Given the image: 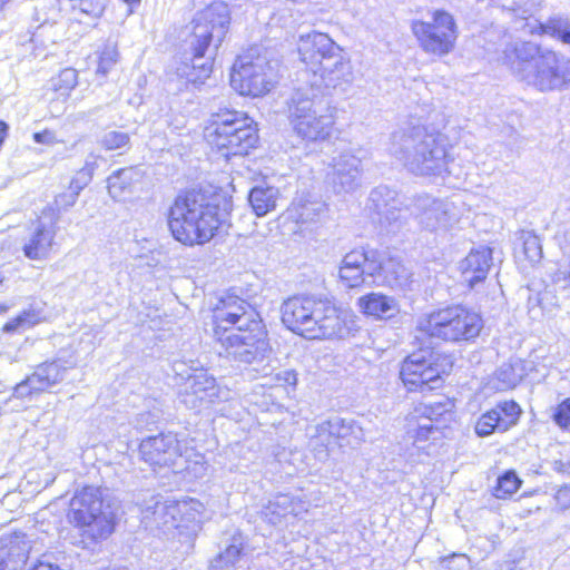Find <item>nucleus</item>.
Here are the masks:
<instances>
[{
  "label": "nucleus",
  "instance_id": "1",
  "mask_svg": "<svg viewBox=\"0 0 570 570\" xmlns=\"http://www.w3.org/2000/svg\"><path fill=\"white\" fill-rule=\"evenodd\" d=\"M335 73H301L284 100V114L293 132L308 142L331 138L337 108L325 96L336 89Z\"/></svg>",
  "mask_w": 570,
  "mask_h": 570
},
{
  "label": "nucleus",
  "instance_id": "2",
  "mask_svg": "<svg viewBox=\"0 0 570 570\" xmlns=\"http://www.w3.org/2000/svg\"><path fill=\"white\" fill-rule=\"evenodd\" d=\"M389 153L415 176L443 177L452 174V159L444 139L422 125H406L394 130Z\"/></svg>",
  "mask_w": 570,
  "mask_h": 570
},
{
  "label": "nucleus",
  "instance_id": "3",
  "mask_svg": "<svg viewBox=\"0 0 570 570\" xmlns=\"http://www.w3.org/2000/svg\"><path fill=\"white\" fill-rule=\"evenodd\" d=\"M228 220V212L214 204L200 190L178 195L170 207L168 226L174 238L184 245L209 242Z\"/></svg>",
  "mask_w": 570,
  "mask_h": 570
},
{
  "label": "nucleus",
  "instance_id": "4",
  "mask_svg": "<svg viewBox=\"0 0 570 570\" xmlns=\"http://www.w3.org/2000/svg\"><path fill=\"white\" fill-rule=\"evenodd\" d=\"M204 136L226 158L246 155L258 140L253 121L235 110L214 114L205 127Z\"/></svg>",
  "mask_w": 570,
  "mask_h": 570
},
{
  "label": "nucleus",
  "instance_id": "5",
  "mask_svg": "<svg viewBox=\"0 0 570 570\" xmlns=\"http://www.w3.org/2000/svg\"><path fill=\"white\" fill-rule=\"evenodd\" d=\"M482 327L481 316L462 305L435 309L417 322V330L423 334L452 343L475 338Z\"/></svg>",
  "mask_w": 570,
  "mask_h": 570
},
{
  "label": "nucleus",
  "instance_id": "6",
  "mask_svg": "<svg viewBox=\"0 0 570 570\" xmlns=\"http://www.w3.org/2000/svg\"><path fill=\"white\" fill-rule=\"evenodd\" d=\"M68 518L92 541L106 539L114 531V513L109 505H105L100 488L85 487L76 492Z\"/></svg>",
  "mask_w": 570,
  "mask_h": 570
},
{
  "label": "nucleus",
  "instance_id": "7",
  "mask_svg": "<svg viewBox=\"0 0 570 570\" xmlns=\"http://www.w3.org/2000/svg\"><path fill=\"white\" fill-rule=\"evenodd\" d=\"M452 366L450 355L420 350L402 362L400 377L409 392L426 393L442 387L443 376L450 373Z\"/></svg>",
  "mask_w": 570,
  "mask_h": 570
},
{
  "label": "nucleus",
  "instance_id": "8",
  "mask_svg": "<svg viewBox=\"0 0 570 570\" xmlns=\"http://www.w3.org/2000/svg\"><path fill=\"white\" fill-rule=\"evenodd\" d=\"M227 356L244 364H253L265 358L269 351L267 331L263 320L215 336Z\"/></svg>",
  "mask_w": 570,
  "mask_h": 570
},
{
  "label": "nucleus",
  "instance_id": "9",
  "mask_svg": "<svg viewBox=\"0 0 570 570\" xmlns=\"http://www.w3.org/2000/svg\"><path fill=\"white\" fill-rule=\"evenodd\" d=\"M298 53L302 62L309 71H334L344 69L350 63L343 49L337 46L326 33L309 32L302 35L298 40Z\"/></svg>",
  "mask_w": 570,
  "mask_h": 570
},
{
  "label": "nucleus",
  "instance_id": "10",
  "mask_svg": "<svg viewBox=\"0 0 570 570\" xmlns=\"http://www.w3.org/2000/svg\"><path fill=\"white\" fill-rule=\"evenodd\" d=\"M194 69H205L204 65H197L196 60L205 56L210 42L218 47L228 29V9L223 3L209 6L199 12L193 20Z\"/></svg>",
  "mask_w": 570,
  "mask_h": 570
},
{
  "label": "nucleus",
  "instance_id": "11",
  "mask_svg": "<svg viewBox=\"0 0 570 570\" xmlns=\"http://www.w3.org/2000/svg\"><path fill=\"white\" fill-rule=\"evenodd\" d=\"M412 31L424 51L438 56L449 53L456 40L454 19L445 11H435L431 22L414 21Z\"/></svg>",
  "mask_w": 570,
  "mask_h": 570
},
{
  "label": "nucleus",
  "instance_id": "12",
  "mask_svg": "<svg viewBox=\"0 0 570 570\" xmlns=\"http://www.w3.org/2000/svg\"><path fill=\"white\" fill-rule=\"evenodd\" d=\"M314 322L309 340L345 338L357 330L356 316L330 299H321Z\"/></svg>",
  "mask_w": 570,
  "mask_h": 570
},
{
  "label": "nucleus",
  "instance_id": "13",
  "mask_svg": "<svg viewBox=\"0 0 570 570\" xmlns=\"http://www.w3.org/2000/svg\"><path fill=\"white\" fill-rule=\"evenodd\" d=\"M363 151L344 149L332 158L327 183L337 195L350 194L361 186L363 174Z\"/></svg>",
  "mask_w": 570,
  "mask_h": 570
},
{
  "label": "nucleus",
  "instance_id": "14",
  "mask_svg": "<svg viewBox=\"0 0 570 570\" xmlns=\"http://www.w3.org/2000/svg\"><path fill=\"white\" fill-rule=\"evenodd\" d=\"M258 312L245 299L226 295L213 309L214 337L261 321Z\"/></svg>",
  "mask_w": 570,
  "mask_h": 570
},
{
  "label": "nucleus",
  "instance_id": "15",
  "mask_svg": "<svg viewBox=\"0 0 570 570\" xmlns=\"http://www.w3.org/2000/svg\"><path fill=\"white\" fill-rule=\"evenodd\" d=\"M368 200L375 219L387 232L395 233L407 222L409 208L403 197L389 186L375 187Z\"/></svg>",
  "mask_w": 570,
  "mask_h": 570
},
{
  "label": "nucleus",
  "instance_id": "16",
  "mask_svg": "<svg viewBox=\"0 0 570 570\" xmlns=\"http://www.w3.org/2000/svg\"><path fill=\"white\" fill-rule=\"evenodd\" d=\"M413 206L419 224L430 232L449 230L460 220L458 207L446 199L420 195L414 199Z\"/></svg>",
  "mask_w": 570,
  "mask_h": 570
},
{
  "label": "nucleus",
  "instance_id": "17",
  "mask_svg": "<svg viewBox=\"0 0 570 570\" xmlns=\"http://www.w3.org/2000/svg\"><path fill=\"white\" fill-rule=\"evenodd\" d=\"M405 421L404 442L406 449L404 455L411 463H416L421 461V455H430L432 442L443 436L442 426L412 413L406 416Z\"/></svg>",
  "mask_w": 570,
  "mask_h": 570
},
{
  "label": "nucleus",
  "instance_id": "18",
  "mask_svg": "<svg viewBox=\"0 0 570 570\" xmlns=\"http://www.w3.org/2000/svg\"><path fill=\"white\" fill-rule=\"evenodd\" d=\"M184 444L171 432L159 433L141 440L139 454L151 466H174L184 454Z\"/></svg>",
  "mask_w": 570,
  "mask_h": 570
},
{
  "label": "nucleus",
  "instance_id": "19",
  "mask_svg": "<svg viewBox=\"0 0 570 570\" xmlns=\"http://www.w3.org/2000/svg\"><path fill=\"white\" fill-rule=\"evenodd\" d=\"M322 298L314 296H293L286 299L281 307L282 322L292 332L309 338V334L317 316Z\"/></svg>",
  "mask_w": 570,
  "mask_h": 570
},
{
  "label": "nucleus",
  "instance_id": "20",
  "mask_svg": "<svg viewBox=\"0 0 570 570\" xmlns=\"http://www.w3.org/2000/svg\"><path fill=\"white\" fill-rule=\"evenodd\" d=\"M228 392L220 389L216 379L207 372L188 376L180 401L189 409H200L227 399Z\"/></svg>",
  "mask_w": 570,
  "mask_h": 570
},
{
  "label": "nucleus",
  "instance_id": "21",
  "mask_svg": "<svg viewBox=\"0 0 570 570\" xmlns=\"http://www.w3.org/2000/svg\"><path fill=\"white\" fill-rule=\"evenodd\" d=\"M67 368L61 360L45 362L16 386V393L19 396H27L31 393L45 392L65 379Z\"/></svg>",
  "mask_w": 570,
  "mask_h": 570
},
{
  "label": "nucleus",
  "instance_id": "22",
  "mask_svg": "<svg viewBox=\"0 0 570 570\" xmlns=\"http://www.w3.org/2000/svg\"><path fill=\"white\" fill-rule=\"evenodd\" d=\"M368 265L370 277L373 283L390 287H403L407 284L410 273L402 262L395 257H385L379 250L373 249Z\"/></svg>",
  "mask_w": 570,
  "mask_h": 570
},
{
  "label": "nucleus",
  "instance_id": "23",
  "mask_svg": "<svg viewBox=\"0 0 570 570\" xmlns=\"http://www.w3.org/2000/svg\"><path fill=\"white\" fill-rule=\"evenodd\" d=\"M56 222L45 223L38 219L33 223L24 239L22 252L31 261H45L49 258L56 245Z\"/></svg>",
  "mask_w": 570,
  "mask_h": 570
},
{
  "label": "nucleus",
  "instance_id": "24",
  "mask_svg": "<svg viewBox=\"0 0 570 570\" xmlns=\"http://www.w3.org/2000/svg\"><path fill=\"white\" fill-rule=\"evenodd\" d=\"M69 4H72L71 0H40L35 9V21L40 22L37 31L32 35L29 42L30 46L37 40L43 41L45 38L48 42L55 43L58 38V33L49 32L57 23V19L61 12L69 10Z\"/></svg>",
  "mask_w": 570,
  "mask_h": 570
},
{
  "label": "nucleus",
  "instance_id": "25",
  "mask_svg": "<svg viewBox=\"0 0 570 570\" xmlns=\"http://www.w3.org/2000/svg\"><path fill=\"white\" fill-rule=\"evenodd\" d=\"M179 512L178 503L153 497L141 509L142 522L147 528L159 529L166 533L178 527Z\"/></svg>",
  "mask_w": 570,
  "mask_h": 570
},
{
  "label": "nucleus",
  "instance_id": "26",
  "mask_svg": "<svg viewBox=\"0 0 570 570\" xmlns=\"http://www.w3.org/2000/svg\"><path fill=\"white\" fill-rule=\"evenodd\" d=\"M31 546L24 533H13L0 540V570H23Z\"/></svg>",
  "mask_w": 570,
  "mask_h": 570
},
{
  "label": "nucleus",
  "instance_id": "27",
  "mask_svg": "<svg viewBox=\"0 0 570 570\" xmlns=\"http://www.w3.org/2000/svg\"><path fill=\"white\" fill-rule=\"evenodd\" d=\"M373 248L354 249L347 253L340 267V278L348 287H357L370 277L368 265L372 259Z\"/></svg>",
  "mask_w": 570,
  "mask_h": 570
},
{
  "label": "nucleus",
  "instance_id": "28",
  "mask_svg": "<svg viewBox=\"0 0 570 570\" xmlns=\"http://www.w3.org/2000/svg\"><path fill=\"white\" fill-rule=\"evenodd\" d=\"M232 88L242 96L261 97L278 82L277 73H229Z\"/></svg>",
  "mask_w": 570,
  "mask_h": 570
},
{
  "label": "nucleus",
  "instance_id": "29",
  "mask_svg": "<svg viewBox=\"0 0 570 570\" xmlns=\"http://www.w3.org/2000/svg\"><path fill=\"white\" fill-rule=\"evenodd\" d=\"M491 265V248L482 246L476 249H472L460 263V269L464 282H466L470 287H473L475 284L484 281Z\"/></svg>",
  "mask_w": 570,
  "mask_h": 570
},
{
  "label": "nucleus",
  "instance_id": "30",
  "mask_svg": "<svg viewBox=\"0 0 570 570\" xmlns=\"http://www.w3.org/2000/svg\"><path fill=\"white\" fill-rule=\"evenodd\" d=\"M309 439V448L320 461H325L331 452L336 448L335 432L333 430V419L325 420L306 430Z\"/></svg>",
  "mask_w": 570,
  "mask_h": 570
},
{
  "label": "nucleus",
  "instance_id": "31",
  "mask_svg": "<svg viewBox=\"0 0 570 570\" xmlns=\"http://www.w3.org/2000/svg\"><path fill=\"white\" fill-rule=\"evenodd\" d=\"M357 307L363 314L380 320L392 318L400 312V305L394 297L374 292L361 296Z\"/></svg>",
  "mask_w": 570,
  "mask_h": 570
},
{
  "label": "nucleus",
  "instance_id": "32",
  "mask_svg": "<svg viewBox=\"0 0 570 570\" xmlns=\"http://www.w3.org/2000/svg\"><path fill=\"white\" fill-rule=\"evenodd\" d=\"M142 178V173L137 167H127L114 171L107 179L108 193L117 200L125 199L131 194Z\"/></svg>",
  "mask_w": 570,
  "mask_h": 570
},
{
  "label": "nucleus",
  "instance_id": "33",
  "mask_svg": "<svg viewBox=\"0 0 570 570\" xmlns=\"http://www.w3.org/2000/svg\"><path fill=\"white\" fill-rule=\"evenodd\" d=\"M272 52L265 48L255 46L238 56L230 71L253 69L254 71L274 70L278 68V60L272 58Z\"/></svg>",
  "mask_w": 570,
  "mask_h": 570
},
{
  "label": "nucleus",
  "instance_id": "34",
  "mask_svg": "<svg viewBox=\"0 0 570 570\" xmlns=\"http://www.w3.org/2000/svg\"><path fill=\"white\" fill-rule=\"evenodd\" d=\"M327 212L326 204L313 196L301 197L293 203L289 215L297 223L307 224L318 222Z\"/></svg>",
  "mask_w": 570,
  "mask_h": 570
},
{
  "label": "nucleus",
  "instance_id": "35",
  "mask_svg": "<svg viewBox=\"0 0 570 570\" xmlns=\"http://www.w3.org/2000/svg\"><path fill=\"white\" fill-rule=\"evenodd\" d=\"M454 404L446 396H441L439 401L428 404H420L414 409L412 414H417L420 419L426 417L430 422L441 425L442 430L446 428V423L452 417V409Z\"/></svg>",
  "mask_w": 570,
  "mask_h": 570
},
{
  "label": "nucleus",
  "instance_id": "36",
  "mask_svg": "<svg viewBox=\"0 0 570 570\" xmlns=\"http://www.w3.org/2000/svg\"><path fill=\"white\" fill-rule=\"evenodd\" d=\"M333 419V430L337 441L336 446L356 448L364 441V431L353 420H346L338 416Z\"/></svg>",
  "mask_w": 570,
  "mask_h": 570
},
{
  "label": "nucleus",
  "instance_id": "37",
  "mask_svg": "<svg viewBox=\"0 0 570 570\" xmlns=\"http://www.w3.org/2000/svg\"><path fill=\"white\" fill-rule=\"evenodd\" d=\"M279 190L273 186H257L249 193V204L257 216H265L276 208Z\"/></svg>",
  "mask_w": 570,
  "mask_h": 570
},
{
  "label": "nucleus",
  "instance_id": "38",
  "mask_svg": "<svg viewBox=\"0 0 570 570\" xmlns=\"http://www.w3.org/2000/svg\"><path fill=\"white\" fill-rule=\"evenodd\" d=\"M531 33L548 35L564 45H570V19L562 14L549 17L546 22H539Z\"/></svg>",
  "mask_w": 570,
  "mask_h": 570
},
{
  "label": "nucleus",
  "instance_id": "39",
  "mask_svg": "<svg viewBox=\"0 0 570 570\" xmlns=\"http://www.w3.org/2000/svg\"><path fill=\"white\" fill-rule=\"evenodd\" d=\"M244 542V538L240 533L234 534L230 539V543L210 561V568L214 570H224L235 564L243 552Z\"/></svg>",
  "mask_w": 570,
  "mask_h": 570
},
{
  "label": "nucleus",
  "instance_id": "40",
  "mask_svg": "<svg viewBox=\"0 0 570 570\" xmlns=\"http://www.w3.org/2000/svg\"><path fill=\"white\" fill-rule=\"evenodd\" d=\"M288 513H295L292 498L288 494H278L262 510V517L271 524H278Z\"/></svg>",
  "mask_w": 570,
  "mask_h": 570
},
{
  "label": "nucleus",
  "instance_id": "41",
  "mask_svg": "<svg viewBox=\"0 0 570 570\" xmlns=\"http://www.w3.org/2000/svg\"><path fill=\"white\" fill-rule=\"evenodd\" d=\"M83 187L85 186L83 184H80L79 178H73L70 181L69 188L55 197V200L50 206V210L53 212L56 219H58L62 212H66L68 208L76 204L77 198Z\"/></svg>",
  "mask_w": 570,
  "mask_h": 570
},
{
  "label": "nucleus",
  "instance_id": "42",
  "mask_svg": "<svg viewBox=\"0 0 570 570\" xmlns=\"http://www.w3.org/2000/svg\"><path fill=\"white\" fill-rule=\"evenodd\" d=\"M522 80L539 91L559 89L567 81L564 73H523Z\"/></svg>",
  "mask_w": 570,
  "mask_h": 570
},
{
  "label": "nucleus",
  "instance_id": "43",
  "mask_svg": "<svg viewBox=\"0 0 570 570\" xmlns=\"http://www.w3.org/2000/svg\"><path fill=\"white\" fill-rule=\"evenodd\" d=\"M493 411L500 415L501 432H505L515 425L521 414V407L514 401L501 402L493 407Z\"/></svg>",
  "mask_w": 570,
  "mask_h": 570
},
{
  "label": "nucleus",
  "instance_id": "44",
  "mask_svg": "<svg viewBox=\"0 0 570 570\" xmlns=\"http://www.w3.org/2000/svg\"><path fill=\"white\" fill-rule=\"evenodd\" d=\"M72 4H69V10L79 11L80 14H85L92 19H98L105 11L106 0H71Z\"/></svg>",
  "mask_w": 570,
  "mask_h": 570
},
{
  "label": "nucleus",
  "instance_id": "45",
  "mask_svg": "<svg viewBox=\"0 0 570 570\" xmlns=\"http://www.w3.org/2000/svg\"><path fill=\"white\" fill-rule=\"evenodd\" d=\"M521 485V480L513 471H507L499 479L494 488V495L498 499H504L513 494Z\"/></svg>",
  "mask_w": 570,
  "mask_h": 570
},
{
  "label": "nucleus",
  "instance_id": "46",
  "mask_svg": "<svg viewBox=\"0 0 570 570\" xmlns=\"http://www.w3.org/2000/svg\"><path fill=\"white\" fill-rule=\"evenodd\" d=\"M523 254L531 263H538L542 258V245L540 238L531 232H523L521 236Z\"/></svg>",
  "mask_w": 570,
  "mask_h": 570
},
{
  "label": "nucleus",
  "instance_id": "47",
  "mask_svg": "<svg viewBox=\"0 0 570 570\" xmlns=\"http://www.w3.org/2000/svg\"><path fill=\"white\" fill-rule=\"evenodd\" d=\"M474 429L479 436H488L495 430L500 431V415L493 409L485 412L479 417Z\"/></svg>",
  "mask_w": 570,
  "mask_h": 570
},
{
  "label": "nucleus",
  "instance_id": "48",
  "mask_svg": "<svg viewBox=\"0 0 570 570\" xmlns=\"http://www.w3.org/2000/svg\"><path fill=\"white\" fill-rule=\"evenodd\" d=\"M563 57H560L556 51L541 48L538 59H535V67L541 71H558L561 66Z\"/></svg>",
  "mask_w": 570,
  "mask_h": 570
},
{
  "label": "nucleus",
  "instance_id": "49",
  "mask_svg": "<svg viewBox=\"0 0 570 570\" xmlns=\"http://www.w3.org/2000/svg\"><path fill=\"white\" fill-rule=\"evenodd\" d=\"M37 323L36 315L32 312H23L17 317L10 320L3 325V331L13 333L30 328Z\"/></svg>",
  "mask_w": 570,
  "mask_h": 570
},
{
  "label": "nucleus",
  "instance_id": "50",
  "mask_svg": "<svg viewBox=\"0 0 570 570\" xmlns=\"http://www.w3.org/2000/svg\"><path fill=\"white\" fill-rule=\"evenodd\" d=\"M439 567L440 570H471V561L466 554L453 553L442 558Z\"/></svg>",
  "mask_w": 570,
  "mask_h": 570
},
{
  "label": "nucleus",
  "instance_id": "51",
  "mask_svg": "<svg viewBox=\"0 0 570 570\" xmlns=\"http://www.w3.org/2000/svg\"><path fill=\"white\" fill-rule=\"evenodd\" d=\"M129 144V136L124 131L111 130L106 132L101 139L100 145L107 150H117L126 147Z\"/></svg>",
  "mask_w": 570,
  "mask_h": 570
},
{
  "label": "nucleus",
  "instance_id": "52",
  "mask_svg": "<svg viewBox=\"0 0 570 570\" xmlns=\"http://www.w3.org/2000/svg\"><path fill=\"white\" fill-rule=\"evenodd\" d=\"M118 60V50L114 45H106L98 53V69L97 71H108L114 68Z\"/></svg>",
  "mask_w": 570,
  "mask_h": 570
},
{
  "label": "nucleus",
  "instance_id": "53",
  "mask_svg": "<svg viewBox=\"0 0 570 570\" xmlns=\"http://www.w3.org/2000/svg\"><path fill=\"white\" fill-rule=\"evenodd\" d=\"M541 47L530 42L523 41L515 45L514 52L519 60L521 61H535L540 53Z\"/></svg>",
  "mask_w": 570,
  "mask_h": 570
},
{
  "label": "nucleus",
  "instance_id": "54",
  "mask_svg": "<svg viewBox=\"0 0 570 570\" xmlns=\"http://www.w3.org/2000/svg\"><path fill=\"white\" fill-rule=\"evenodd\" d=\"M553 421L559 428L570 430V399H566L557 406Z\"/></svg>",
  "mask_w": 570,
  "mask_h": 570
},
{
  "label": "nucleus",
  "instance_id": "55",
  "mask_svg": "<svg viewBox=\"0 0 570 570\" xmlns=\"http://www.w3.org/2000/svg\"><path fill=\"white\" fill-rule=\"evenodd\" d=\"M100 159V156L90 153L85 161V166L80 169L78 173V176L76 178L80 179V184H83L86 186L94 175V171L98 167V160Z\"/></svg>",
  "mask_w": 570,
  "mask_h": 570
},
{
  "label": "nucleus",
  "instance_id": "56",
  "mask_svg": "<svg viewBox=\"0 0 570 570\" xmlns=\"http://www.w3.org/2000/svg\"><path fill=\"white\" fill-rule=\"evenodd\" d=\"M552 282L561 288H570V256L566 264L561 265L553 274Z\"/></svg>",
  "mask_w": 570,
  "mask_h": 570
},
{
  "label": "nucleus",
  "instance_id": "57",
  "mask_svg": "<svg viewBox=\"0 0 570 570\" xmlns=\"http://www.w3.org/2000/svg\"><path fill=\"white\" fill-rule=\"evenodd\" d=\"M554 500L559 505L560 510L566 511L570 509V487H561L554 494Z\"/></svg>",
  "mask_w": 570,
  "mask_h": 570
},
{
  "label": "nucleus",
  "instance_id": "58",
  "mask_svg": "<svg viewBox=\"0 0 570 570\" xmlns=\"http://www.w3.org/2000/svg\"><path fill=\"white\" fill-rule=\"evenodd\" d=\"M33 140L37 144L53 145L56 142V136L50 130H43L41 132H35Z\"/></svg>",
  "mask_w": 570,
  "mask_h": 570
},
{
  "label": "nucleus",
  "instance_id": "59",
  "mask_svg": "<svg viewBox=\"0 0 570 570\" xmlns=\"http://www.w3.org/2000/svg\"><path fill=\"white\" fill-rule=\"evenodd\" d=\"M278 380H284V382L288 385H295L297 377L296 373L294 371H283L282 373L277 374Z\"/></svg>",
  "mask_w": 570,
  "mask_h": 570
},
{
  "label": "nucleus",
  "instance_id": "60",
  "mask_svg": "<svg viewBox=\"0 0 570 570\" xmlns=\"http://www.w3.org/2000/svg\"><path fill=\"white\" fill-rule=\"evenodd\" d=\"M157 416L150 412L139 414V419L137 420V424L142 428L148 425L149 423L156 422Z\"/></svg>",
  "mask_w": 570,
  "mask_h": 570
},
{
  "label": "nucleus",
  "instance_id": "61",
  "mask_svg": "<svg viewBox=\"0 0 570 570\" xmlns=\"http://www.w3.org/2000/svg\"><path fill=\"white\" fill-rule=\"evenodd\" d=\"M60 76H66L65 81L67 82V86L63 88L66 90L71 89L76 86L77 82V73H60Z\"/></svg>",
  "mask_w": 570,
  "mask_h": 570
},
{
  "label": "nucleus",
  "instance_id": "62",
  "mask_svg": "<svg viewBox=\"0 0 570 570\" xmlns=\"http://www.w3.org/2000/svg\"><path fill=\"white\" fill-rule=\"evenodd\" d=\"M31 570H62L58 566L40 561L38 564H36Z\"/></svg>",
  "mask_w": 570,
  "mask_h": 570
},
{
  "label": "nucleus",
  "instance_id": "63",
  "mask_svg": "<svg viewBox=\"0 0 570 570\" xmlns=\"http://www.w3.org/2000/svg\"><path fill=\"white\" fill-rule=\"evenodd\" d=\"M180 76L181 79L185 80L186 83H191L193 86H197V82H198V77H193V76H196L197 73H190V72H187V73H178Z\"/></svg>",
  "mask_w": 570,
  "mask_h": 570
},
{
  "label": "nucleus",
  "instance_id": "64",
  "mask_svg": "<svg viewBox=\"0 0 570 570\" xmlns=\"http://www.w3.org/2000/svg\"><path fill=\"white\" fill-rule=\"evenodd\" d=\"M12 2V0H0V13Z\"/></svg>",
  "mask_w": 570,
  "mask_h": 570
}]
</instances>
